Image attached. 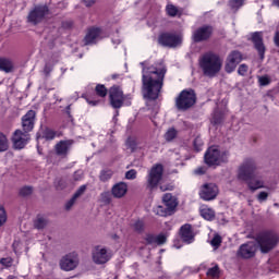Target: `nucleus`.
I'll return each instance as SVG.
<instances>
[{
	"instance_id": "obj_1",
	"label": "nucleus",
	"mask_w": 279,
	"mask_h": 279,
	"mask_svg": "<svg viewBox=\"0 0 279 279\" xmlns=\"http://www.w3.org/2000/svg\"><path fill=\"white\" fill-rule=\"evenodd\" d=\"M143 68V95L145 99H158L162 90V82L167 74V66L160 61L147 66V62L141 63Z\"/></svg>"
},
{
	"instance_id": "obj_2",
	"label": "nucleus",
	"mask_w": 279,
	"mask_h": 279,
	"mask_svg": "<svg viewBox=\"0 0 279 279\" xmlns=\"http://www.w3.org/2000/svg\"><path fill=\"white\" fill-rule=\"evenodd\" d=\"M199 66L207 77H215L221 66H223V60L215 52H207L199 58Z\"/></svg>"
},
{
	"instance_id": "obj_3",
	"label": "nucleus",
	"mask_w": 279,
	"mask_h": 279,
	"mask_svg": "<svg viewBox=\"0 0 279 279\" xmlns=\"http://www.w3.org/2000/svg\"><path fill=\"white\" fill-rule=\"evenodd\" d=\"M255 169L256 166L254 165V162L248 161L243 163L238 172L239 180L247 183V186L251 191H258V189H265V181L253 177Z\"/></svg>"
},
{
	"instance_id": "obj_4",
	"label": "nucleus",
	"mask_w": 279,
	"mask_h": 279,
	"mask_svg": "<svg viewBox=\"0 0 279 279\" xmlns=\"http://www.w3.org/2000/svg\"><path fill=\"white\" fill-rule=\"evenodd\" d=\"M256 243L262 254H269L279 243V235L274 231L262 232L256 236Z\"/></svg>"
},
{
	"instance_id": "obj_5",
	"label": "nucleus",
	"mask_w": 279,
	"mask_h": 279,
	"mask_svg": "<svg viewBox=\"0 0 279 279\" xmlns=\"http://www.w3.org/2000/svg\"><path fill=\"white\" fill-rule=\"evenodd\" d=\"M228 151L220 150L218 146H210L204 156L205 165L219 167L222 162H228Z\"/></svg>"
},
{
	"instance_id": "obj_6",
	"label": "nucleus",
	"mask_w": 279,
	"mask_h": 279,
	"mask_svg": "<svg viewBox=\"0 0 279 279\" xmlns=\"http://www.w3.org/2000/svg\"><path fill=\"white\" fill-rule=\"evenodd\" d=\"M195 92L192 89H184L180 93L179 97L175 100V104L179 110H189V108L195 106Z\"/></svg>"
},
{
	"instance_id": "obj_7",
	"label": "nucleus",
	"mask_w": 279,
	"mask_h": 279,
	"mask_svg": "<svg viewBox=\"0 0 279 279\" xmlns=\"http://www.w3.org/2000/svg\"><path fill=\"white\" fill-rule=\"evenodd\" d=\"M162 173L163 168L162 165H155L148 172L146 178L147 180V189L154 191V189L158 187V184L162 182Z\"/></svg>"
},
{
	"instance_id": "obj_8",
	"label": "nucleus",
	"mask_w": 279,
	"mask_h": 279,
	"mask_svg": "<svg viewBox=\"0 0 279 279\" xmlns=\"http://www.w3.org/2000/svg\"><path fill=\"white\" fill-rule=\"evenodd\" d=\"M80 265V255L76 252L68 253L60 259V268L63 271H73Z\"/></svg>"
},
{
	"instance_id": "obj_9",
	"label": "nucleus",
	"mask_w": 279,
	"mask_h": 279,
	"mask_svg": "<svg viewBox=\"0 0 279 279\" xmlns=\"http://www.w3.org/2000/svg\"><path fill=\"white\" fill-rule=\"evenodd\" d=\"M219 195V187L214 183H206L199 189V197L204 202H213Z\"/></svg>"
},
{
	"instance_id": "obj_10",
	"label": "nucleus",
	"mask_w": 279,
	"mask_h": 279,
	"mask_svg": "<svg viewBox=\"0 0 279 279\" xmlns=\"http://www.w3.org/2000/svg\"><path fill=\"white\" fill-rule=\"evenodd\" d=\"M93 262L96 265H106L110 260V252L106 247L96 246L92 252Z\"/></svg>"
},
{
	"instance_id": "obj_11",
	"label": "nucleus",
	"mask_w": 279,
	"mask_h": 279,
	"mask_svg": "<svg viewBox=\"0 0 279 279\" xmlns=\"http://www.w3.org/2000/svg\"><path fill=\"white\" fill-rule=\"evenodd\" d=\"M48 14L49 9L47 7H35L28 14V23H33V25H38V23H40Z\"/></svg>"
},
{
	"instance_id": "obj_12",
	"label": "nucleus",
	"mask_w": 279,
	"mask_h": 279,
	"mask_svg": "<svg viewBox=\"0 0 279 279\" xmlns=\"http://www.w3.org/2000/svg\"><path fill=\"white\" fill-rule=\"evenodd\" d=\"M29 132L16 130L12 136V143L14 149H24L25 145L29 143Z\"/></svg>"
},
{
	"instance_id": "obj_13",
	"label": "nucleus",
	"mask_w": 279,
	"mask_h": 279,
	"mask_svg": "<svg viewBox=\"0 0 279 279\" xmlns=\"http://www.w3.org/2000/svg\"><path fill=\"white\" fill-rule=\"evenodd\" d=\"M109 97L112 108H121V106H123L125 96L123 95V90H121V87H111L109 90Z\"/></svg>"
},
{
	"instance_id": "obj_14",
	"label": "nucleus",
	"mask_w": 279,
	"mask_h": 279,
	"mask_svg": "<svg viewBox=\"0 0 279 279\" xmlns=\"http://www.w3.org/2000/svg\"><path fill=\"white\" fill-rule=\"evenodd\" d=\"M159 44L163 47H178L182 45V35L162 34L159 37Z\"/></svg>"
},
{
	"instance_id": "obj_15",
	"label": "nucleus",
	"mask_w": 279,
	"mask_h": 279,
	"mask_svg": "<svg viewBox=\"0 0 279 279\" xmlns=\"http://www.w3.org/2000/svg\"><path fill=\"white\" fill-rule=\"evenodd\" d=\"M243 60V57L241 56V52L233 51L231 52L226 61L225 70L227 73H233L235 71L236 66L241 64V61Z\"/></svg>"
},
{
	"instance_id": "obj_16",
	"label": "nucleus",
	"mask_w": 279,
	"mask_h": 279,
	"mask_svg": "<svg viewBox=\"0 0 279 279\" xmlns=\"http://www.w3.org/2000/svg\"><path fill=\"white\" fill-rule=\"evenodd\" d=\"M256 250H258L256 242H247L240 246L238 256L240 258H254V256H256Z\"/></svg>"
},
{
	"instance_id": "obj_17",
	"label": "nucleus",
	"mask_w": 279,
	"mask_h": 279,
	"mask_svg": "<svg viewBox=\"0 0 279 279\" xmlns=\"http://www.w3.org/2000/svg\"><path fill=\"white\" fill-rule=\"evenodd\" d=\"M180 236L184 243H193L195 241V232L193 231V227L189 223L183 225L180 228Z\"/></svg>"
},
{
	"instance_id": "obj_18",
	"label": "nucleus",
	"mask_w": 279,
	"mask_h": 279,
	"mask_svg": "<svg viewBox=\"0 0 279 279\" xmlns=\"http://www.w3.org/2000/svg\"><path fill=\"white\" fill-rule=\"evenodd\" d=\"M213 34V27L203 26L193 33L194 43H202V40H208V37Z\"/></svg>"
},
{
	"instance_id": "obj_19",
	"label": "nucleus",
	"mask_w": 279,
	"mask_h": 279,
	"mask_svg": "<svg viewBox=\"0 0 279 279\" xmlns=\"http://www.w3.org/2000/svg\"><path fill=\"white\" fill-rule=\"evenodd\" d=\"M34 121H36V111L29 110L22 118V128L24 132H32L34 130Z\"/></svg>"
},
{
	"instance_id": "obj_20",
	"label": "nucleus",
	"mask_w": 279,
	"mask_h": 279,
	"mask_svg": "<svg viewBox=\"0 0 279 279\" xmlns=\"http://www.w3.org/2000/svg\"><path fill=\"white\" fill-rule=\"evenodd\" d=\"M111 195L116 199H122L128 195V183L125 182H118L111 187Z\"/></svg>"
},
{
	"instance_id": "obj_21",
	"label": "nucleus",
	"mask_w": 279,
	"mask_h": 279,
	"mask_svg": "<svg viewBox=\"0 0 279 279\" xmlns=\"http://www.w3.org/2000/svg\"><path fill=\"white\" fill-rule=\"evenodd\" d=\"M100 38H104V32L99 28H90L85 36V45H95Z\"/></svg>"
},
{
	"instance_id": "obj_22",
	"label": "nucleus",
	"mask_w": 279,
	"mask_h": 279,
	"mask_svg": "<svg viewBox=\"0 0 279 279\" xmlns=\"http://www.w3.org/2000/svg\"><path fill=\"white\" fill-rule=\"evenodd\" d=\"M162 202L168 209V213L172 215V213H175V208H178V198L173 196L171 193H167L162 197Z\"/></svg>"
},
{
	"instance_id": "obj_23",
	"label": "nucleus",
	"mask_w": 279,
	"mask_h": 279,
	"mask_svg": "<svg viewBox=\"0 0 279 279\" xmlns=\"http://www.w3.org/2000/svg\"><path fill=\"white\" fill-rule=\"evenodd\" d=\"M252 40L255 45V49H257L260 59L265 58V45L263 44V33H254L252 35Z\"/></svg>"
},
{
	"instance_id": "obj_24",
	"label": "nucleus",
	"mask_w": 279,
	"mask_h": 279,
	"mask_svg": "<svg viewBox=\"0 0 279 279\" xmlns=\"http://www.w3.org/2000/svg\"><path fill=\"white\" fill-rule=\"evenodd\" d=\"M71 147V142L61 141L56 145V151L58 156H66L69 154V149Z\"/></svg>"
},
{
	"instance_id": "obj_25",
	"label": "nucleus",
	"mask_w": 279,
	"mask_h": 279,
	"mask_svg": "<svg viewBox=\"0 0 279 279\" xmlns=\"http://www.w3.org/2000/svg\"><path fill=\"white\" fill-rule=\"evenodd\" d=\"M146 242L149 245H153L154 243H156L157 245H163V243H167V235L165 234H159V235H147L146 236Z\"/></svg>"
},
{
	"instance_id": "obj_26",
	"label": "nucleus",
	"mask_w": 279,
	"mask_h": 279,
	"mask_svg": "<svg viewBox=\"0 0 279 279\" xmlns=\"http://www.w3.org/2000/svg\"><path fill=\"white\" fill-rule=\"evenodd\" d=\"M201 216L203 219H206V221H213V219H215V210L206 205H203L201 207Z\"/></svg>"
},
{
	"instance_id": "obj_27",
	"label": "nucleus",
	"mask_w": 279,
	"mask_h": 279,
	"mask_svg": "<svg viewBox=\"0 0 279 279\" xmlns=\"http://www.w3.org/2000/svg\"><path fill=\"white\" fill-rule=\"evenodd\" d=\"M0 71H4V73H12V71H14V64L10 59L0 58Z\"/></svg>"
},
{
	"instance_id": "obj_28",
	"label": "nucleus",
	"mask_w": 279,
	"mask_h": 279,
	"mask_svg": "<svg viewBox=\"0 0 279 279\" xmlns=\"http://www.w3.org/2000/svg\"><path fill=\"white\" fill-rule=\"evenodd\" d=\"M154 213H155V215H158L159 217H169V216H171L169 209H167V207L165 208L160 205H158L154 208Z\"/></svg>"
},
{
	"instance_id": "obj_29",
	"label": "nucleus",
	"mask_w": 279,
	"mask_h": 279,
	"mask_svg": "<svg viewBox=\"0 0 279 279\" xmlns=\"http://www.w3.org/2000/svg\"><path fill=\"white\" fill-rule=\"evenodd\" d=\"M9 147L8 137L3 133H0V151H8Z\"/></svg>"
},
{
	"instance_id": "obj_30",
	"label": "nucleus",
	"mask_w": 279,
	"mask_h": 279,
	"mask_svg": "<svg viewBox=\"0 0 279 279\" xmlns=\"http://www.w3.org/2000/svg\"><path fill=\"white\" fill-rule=\"evenodd\" d=\"M41 136L43 138H46V141H53V138H56V132H53L51 129H46Z\"/></svg>"
},
{
	"instance_id": "obj_31",
	"label": "nucleus",
	"mask_w": 279,
	"mask_h": 279,
	"mask_svg": "<svg viewBox=\"0 0 279 279\" xmlns=\"http://www.w3.org/2000/svg\"><path fill=\"white\" fill-rule=\"evenodd\" d=\"M166 12H167V14H168L169 16H178L179 10H178V8H177L175 5H173V4H168V5L166 7Z\"/></svg>"
},
{
	"instance_id": "obj_32",
	"label": "nucleus",
	"mask_w": 279,
	"mask_h": 279,
	"mask_svg": "<svg viewBox=\"0 0 279 279\" xmlns=\"http://www.w3.org/2000/svg\"><path fill=\"white\" fill-rule=\"evenodd\" d=\"M175 136H178V131H175V129H169L165 134V140L168 142L173 141Z\"/></svg>"
},
{
	"instance_id": "obj_33",
	"label": "nucleus",
	"mask_w": 279,
	"mask_h": 279,
	"mask_svg": "<svg viewBox=\"0 0 279 279\" xmlns=\"http://www.w3.org/2000/svg\"><path fill=\"white\" fill-rule=\"evenodd\" d=\"M8 221V214L5 213V207L0 205V228Z\"/></svg>"
},
{
	"instance_id": "obj_34",
	"label": "nucleus",
	"mask_w": 279,
	"mask_h": 279,
	"mask_svg": "<svg viewBox=\"0 0 279 279\" xmlns=\"http://www.w3.org/2000/svg\"><path fill=\"white\" fill-rule=\"evenodd\" d=\"M207 276L209 278H218L219 277V266H214L207 270Z\"/></svg>"
},
{
	"instance_id": "obj_35",
	"label": "nucleus",
	"mask_w": 279,
	"mask_h": 279,
	"mask_svg": "<svg viewBox=\"0 0 279 279\" xmlns=\"http://www.w3.org/2000/svg\"><path fill=\"white\" fill-rule=\"evenodd\" d=\"M210 245L214 247V250H218L219 245H221V235L216 234L211 241Z\"/></svg>"
},
{
	"instance_id": "obj_36",
	"label": "nucleus",
	"mask_w": 279,
	"mask_h": 279,
	"mask_svg": "<svg viewBox=\"0 0 279 279\" xmlns=\"http://www.w3.org/2000/svg\"><path fill=\"white\" fill-rule=\"evenodd\" d=\"M96 93L98 97H106V95H108V89L106 88L105 85H97Z\"/></svg>"
},
{
	"instance_id": "obj_37",
	"label": "nucleus",
	"mask_w": 279,
	"mask_h": 279,
	"mask_svg": "<svg viewBox=\"0 0 279 279\" xmlns=\"http://www.w3.org/2000/svg\"><path fill=\"white\" fill-rule=\"evenodd\" d=\"M45 226H47V220L45 218L40 217L36 219L35 228H37V230H43Z\"/></svg>"
},
{
	"instance_id": "obj_38",
	"label": "nucleus",
	"mask_w": 279,
	"mask_h": 279,
	"mask_svg": "<svg viewBox=\"0 0 279 279\" xmlns=\"http://www.w3.org/2000/svg\"><path fill=\"white\" fill-rule=\"evenodd\" d=\"M193 145L196 151H202V147H204V142L202 141V137H196L193 142Z\"/></svg>"
},
{
	"instance_id": "obj_39",
	"label": "nucleus",
	"mask_w": 279,
	"mask_h": 279,
	"mask_svg": "<svg viewBox=\"0 0 279 279\" xmlns=\"http://www.w3.org/2000/svg\"><path fill=\"white\" fill-rule=\"evenodd\" d=\"M111 178H112V171H110V170H104V171H101V173H100V180H101L102 182H106V181L110 180Z\"/></svg>"
},
{
	"instance_id": "obj_40",
	"label": "nucleus",
	"mask_w": 279,
	"mask_h": 279,
	"mask_svg": "<svg viewBox=\"0 0 279 279\" xmlns=\"http://www.w3.org/2000/svg\"><path fill=\"white\" fill-rule=\"evenodd\" d=\"M229 5L232 10H239L243 5V0H230Z\"/></svg>"
},
{
	"instance_id": "obj_41",
	"label": "nucleus",
	"mask_w": 279,
	"mask_h": 279,
	"mask_svg": "<svg viewBox=\"0 0 279 279\" xmlns=\"http://www.w3.org/2000/svg\"><path fill=\"white\" fill-rule=\"evenodd\" d=\"M13 250H14L15 254H20L21 251L23 250V243H21V241H19V240H15L13 242Z\"/></svg>"
},
{
	"instance_id": "obj_42",
	"label": "nucleus",
	"mask_w": 279,
	"mask_h": 279,
	"mask_svg": "<svg viewBox=\"0 0 279 279\" xmlns=\"http://www.w3.org/2000/svg\"><path fill=\"white\" fill-rule=\"evenodd\" d=\"M270 82H271V80H269V76H259L258 77L259 86H267L270 84Z\"/></svg>"
},
{
	"instance_id": "obj_43",
	"label": "nucleus",
	"mask_w": 279,
	"mask_h": 279,
	"mask_svg": "<svg viewBox=\"0 0 279 279\" xmlns=\"http://www.w3.org/2000/svg\"><path fill=\"white\" fill-rule=\"evenodd\" d=\"M136 174H137L136 170L131 169L125 172V179L126 180H136Z\"/></svg>"
},
{
	"instance_id": "obj_44",
	"label": "nucleus",
	"mask_w": 279,
	"mask_h": 279,
	"mask_svg": "<svg viewBox=\"0 0 279 279\" xmlns=\"http://www.w3.org/2000/svg\"><path fill=\"white\" fill-rule=\"evenodd\" d=\"M56 62H58V61H48L47 63H46V65H45V69H44V72L46 73V74H49V73H51V70L53 69V64H56Z\"/></svg>"
},
{
	"instance_id": "obj_45",
	"label": "nucleus",
	"mask_w": 279,
	"mask_h": 279,
	"mask_svg": "<svg viewBox=\"0 0 279 279\" xmlns=\"http://www.w3.org/2000/svg\"><path fill=\"white\" fill-rule=\"evenodd\" d=\"M32 192H33L32 187H29V186H24V187L21 189L20 194H21L23 197H27V195H32Z\"/></svg>"
},
{
	"instance_id": "obj_46",
	"label": "nucleus",
	"mask_w": 279,
	"mask_h": 279,
	"mask_svg": "<svg viewBox=\"0 0 279 279\" xmlns=\"http://www.w3.org/2000/svg\"><path fill=\"white\" fill-rule=\"evenodd\" d=\"M143 228H144V223L141 220L135 221L133 225V229L135 230V232H141Z\"/></svg>"
},
{
	"instance_id": "obj_47",
	"label": "nucleus",
	"mask_w": 279,
	"mask_h": 279,
	"mask_svg": "<svg viewBox=\"0 0 279 279\" xmlns=\"http://www.w3.org/2000/svg\"><path fill=\"white\" fill-rule=\"evenodd\" d=\"M248 68L245 64H241L238 69V73L242 76L247 75Z\"/></svg>"
},
{
	"instance_id": "obj_48",
	"label": "nucleus",
	"mask_w": 279,
	"mask_h": 279,
	"mask_svg": "<svg viewBox=\"0 0 279 279\" xmlns=\"http://www.w3.org/2000/svg\"><path fill=\"white\" fill-rule=\"evenodd\" d=\"M267 197H269V193L267 192H259V194L257 195V199L260 203L267 202Z\"/></svg>"
},
{
	"instance_id": "obj_49",
	"label": "nucleus",
	"mask_w": 279,
	"mask_h": 279,
	"mask_svg": "<svg viewBox=\"0 0 279 279\" xmlns=\"http://www.w3.org/2000/svg\"><path fill=\"white\" fill-rule=\"evenodd\" d=\"M86 191V185H82L76 192L75 194L73 195L74 196V199H77V197H81V195H84Z\"/></svg>"
},
{
	"instance_id": "obj_50",
	"label": "nucleus",
	"mask_w": 279,
	"mask_h": 279,
	"mask_svg": "<svg viewBox=\"0 0 279 279\" xmlns=\"http://www.w3.org/2000/svg\"><path fill=\"white\" fill-rule=\"evenodd\" d=\"M1 265H3L4 267H10L12 265V258L7 257V258H2L0 260Z\"/></svg>"
},
{
	"instance_id": "obj_51",
	"label": "nucleus",
	"mask_w": 279,
	"mask_h": 279,
	"mask_svg": "<svg viewBox=\"0 0 279 279\" xmlns=\"http://www.w3.org/2000/svg\"><path fill=\"white\" fill-rule=\"evenodd\" d=\"M77 198H75V196H73L66 204H65V208L66 210H71V208L73 207V204H75V201Z\"/></svg>"
},
{
	"instance_id": "obj_52",
	"label": "nucleus",
	"mask_w": 279,
	"mask_h": 279,
	"mask_svg": "<svg viewBox=\"0 0 279 279\" xmlns=\"http://www.w3.org/2000/svg\"><path fill=\"white\" fill-rule=\"evenodd\" d=\"M86 101L89 106H99V100L97 99L86 98Z\"/></svg>"
},
{
	"instance_id": "obj_53",
	"label": "nucleus",
	"mask_w": 279,
	"mask_h": 279,
	"mask_svg": "<svg viewBox=\"0 0 279 279\" xmlns=\"http://www.w3.org/2000/svg\"><path fill=\"white\" fill-rule=\"evenodd\" d=\"M101 199L105 201V202H107V203H109V202H110V193L104 192V193L101 194Z\"/></svg>"
},
{
	"instance_id": "obj_54",
	"label": "nucleus",
	"mask_w": 279,
	"mask_h": 279,
	"mask_svg": "<svg viewBox=\"0 0 279 279\" xmlns=\"http://www.w3.org/2000/svg\"><path fill=\"white\" fill-rule=\"evenodd\" d=\"M84 3L87 8H90V5H95V3H97V0H84Z\"/></svg>"
},
{
	"instance_id": "obj_55",
	"label": "nucleus",
	"mask_w": 279,
	"mask_h": 279,
	"mask_svg": "<svg viewBox=\"0 0 279 279\" xmlns=\"http://www.w3.org/2000/svg\"><path fill=\"white\" fill-rule=\"evenodd\" d=\"M82 175H83L82 171H76L74 174V180H80Z\"/></svg>"
},
{
	"instance_id": "obj_56",
	"label": "nucleus",
	"mask_w": 279,
	"mask_h": 279,
	"mask_svg": "<svg viewBox=\"0 0 279 279\" xmlns=\"http://www.w3.org/2000/svg\"><path fill=\"white\" fill-rule=\"evenodd\" d=\"M160 191L161 192L169 191V186L160 185Z\"/></svg>"
},
{
	"instance_id": "obj_57",
	"label": "nucleus",
	"mask_w": 279,
	"mask_h": 279,
	"mask_svg": "<svg viewBox=\"0 0 279 279\" xmlns=\"http://www.w3.org/2000/svg\"><path fill=\"white\" fill-rule=\"evenodd\" d=\"M113 45H119L121 43V39L112 40Z\"/></svg>"
},
{
	"instance_id": "obj_58",
	"label": "nucleus",
	"mask_w": 279,
	"mask_h": 279,
	"mask_svg": "<svg viewBox=\"0 0 279 279\" xmlns=\"http://www.w3.org/2000/svg\"><path fill=\"white\" fill-rule=\"evenodd\" d=\"M8 279H19V277H15V276L10 275V276L8 277Z\"/></svg>"
},
{
	"instance_id": "obj_59",
	"label": "nucleus",
	"mask_w": 279,
	"mask_h": 279,
	"mask_svg": "<svg viewBox=\"0 0 279 279\" xmlns=\"http://www.w3.org/2000/svg\"><path fill=\"white\" fill-rule=\"evenodd\" d=\"M274 4L279 8V0H274Z\"/></svg>"
},
{
	"instance_id": "obj_60",
	"label": "nucleus",
	"mask_w": 279,
	"mask_h": 279,
	"mask_svg": "<svg viewBox=\"0 0 279 279\" xmlns=\"http://www.w3.org/2000/svg\"><path fill=\"white\" fill-rule=\"evenodd\" d=\"M126 145H128L129 147H132V144H130V140L126 141Z\"/></svg>"
},
{
	"instance_id": "obj_61",
	"label": "nucleus",
	"mask_w": 279,
	"mask_h": 279,
	"mask_svg": "<svg viewBox=\"0 0 279 279\" xmlns=\"http://www.w3.org/2000/svg\"><path fill=\"white\" fill-rule=\"evenodd\" d=\"M196 173H204V171H202V169H197Z\"/></svg>"
},
{
	"instance_id": "obj_62",
	"label": "nucleus",
	"mask_w": 279,
	"mask_h": 279,
	"mask_svg": "<svg viewBox=\"0 0 279 279\" xmlns=\"http://www.w3.org/2000/svg\"><path fill=\"white\" fill-rule=\"evenodd\" d=\"M40 136H41L40 133H38V136H37V140H38V141H40Z\"/></svg>"
},
{
	"instance_id": "obj_63",
	"label": "nucleus",
	"mask_w": 279,
	"mask_h": 279,
	"mask_svg": "<svg viewBox=\"0 0 279 279\" xmlns=\"http://www.w3.org/2000/svg\"><path fill=\"white\" fill-rule=\"evenodd\" d=\"M177 247V250H180V246H175Z\"/></svg>"
},
{
	"instance_id": "obj_64",
	"label": "nucleus",
	"mask_w": 279,
	"mask_h": 279,
	"mask_svg": "<svg viewBox=\"0 0 279 279\" xmlns=\"http://www.w3.org/2000/svg\"><path fill=\"white\" fill-rule=\"evenodd\" d=\"M1 279V278H0Z\"/></svg>"
}]
</instances>
